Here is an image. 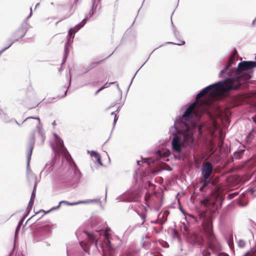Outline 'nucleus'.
<instances>
[{"mask_svg":"<svg viewBox=\"0 0 256 256\" xmlns=\"http://www.w3.org/2000/svg\"><path fill=\"white\" fill-rule=\"evenodd\" d=\"M256 66V62L244 61L239 63L236 70H231L227 74L226 79L210 85L200 92L196 101L190 106L183 114V118L189 121L192 118H200L206 112L212 102L232 90H236L249 80L250 74L244 72Z\"/></svg>","mask_w":256,"mask_h":256,"instance_id":"obj_1","label":"nucleus"},{"mask_svg":"<svg viewBox=\"0 0 256 256\" xmlns=\"http://www.w3.org/2000/svg\"><path fill=\"white\" fill-rule=\"evenodd\" d=\"M204 230L206 237L205 243L207 247L206 248L210 249L213 252H218L222 249L220 241L217 236L214 232L212 222L209 221L204 225Z\"/></svg>","mask_w":256,"mask_h":256,"instance_id":"obj_2","label":"nucleus"},{"mask_svg":"<svg viewBox=\"0 0 256 256\" xmlns=\"http://www.w3.org/2000/svg\"><path fill=\"white\" fill-rule=\"evenodd\" d=\"M204 236V230L202 231L194 232L189 234L188 241L192 246L202 248L205 244Z\"/></svg>","mask_w":256,"mask_h":256,"instance_id":"obj_3","label":"nucleus"},{"mask_svg":"<svg viewBox=\"0 0 256 256\" xmlns=\"http://www.w3.org/2000/svg\"><path fill=\"white\" fill-rule=\"evenodd\" d=\"M26 32V28L24 26H22L18 28L15 32H14L11 36V38L10 40V44L9 46L8 47L3 48L1 50H0V56L10 46H12L14 42L18 41L20 40H21L25 36Z\"/></svg>","mask_w":256,"mask_h":256,"instance_id":"obj_4","label":"nucleus"},{"mask_svg":"<svg viewBox=\"0 0 256 256\" xmlns=\"http://www.w3.org/2000/svg\"><path fill=\"white\" fill-rule=\"evenodd\" d=\"M26 127L32 131H35L39 128L40 124V120L39 118L28 117L22 122Z\"/></svg>","mask_w":256,"mask_h":256,"instance_id":"obj_5","label":"nucleus"},{"mask_svg":"<svg viewBox=\"0 0 256 256\" xmlns=\"http://www.w3.org/2000/svg\"><path fill=\"white\" fill-rule=\"evenodd\" d=\"M213 166L208 162H204L202 164V174L204 178H209L213 171Z\"/></svg>","mask_w":256,"mask_h":256,"instance_id":"obj_6","label":"nucleus"},{"mask_svg":"<svg viewBox=\"0 0 256 256\" xmlns=\"http://www.w3.org/2000/svg\"><path fill=\"white\" fill-rule=\"evenodd\" d=\"M172 147L173 150L178 152H180L182 150V144L180 142V138L178 136H176L172 139Z\"/></svg>","mask_w":256,"mask_h":256,"instance_id":"obj_7","label":"nucleus"},{"mask_svg":"<svg viewBox=\"0 0 256 256\" xmlns=\"http://www.w3.org/2000/svg\"><path fill=\"white\" fill-rule=\"evenodd\" d=\"M237 54L236 50H234L232 54L230 56V57L229 58L228 60V64L224 68L221 70V72L220 73V77H226V73L228 70L230 66L232 65L233 61L234 60V57L235 55Z\"/></svg>","mask_w":256,"mask_h":256,"instance_id":"obj_8","label":"nucleus"},{"mask_svg":"<svg viewBox=\"0 0 256 256\" xmlns=\"http://www.w3.org/2000/svg\"><path fill=\"white\" fill-rule=\"evenodd\" d=\"M56 150L58 153H61L62 154H66L67 150L64 146L63 140L58 138L56 140Z\"/></svg>","mask_w":256,"mask_h":256,"instance_id":"obj_9","label":"nucleus"},{"mask_svg":"<svg viewBox=\"0 0 256 256\" xmlns=\"http://www.w3.org/2000/svg\"><path fill=\"white\" fill-rule=\"evenodd\" d=\"M82 202H74V203H70L68 202L62 200V201H61V202H60L59 204L56 207L52 208L50 210H48L47 212H44V210H40L39 212H38L36 214H38V213H40V212H44V214H47V213L49 212L50 211H52V210L58 209V208H60L61 204H62V203H64L68 205V206H72V205L77 204H80V203H82Z\"/></svg>","mask_w":256,"mask_h":256,"instance_id":"obj_10","label":"nucleus"},{"mask_svg":"<svg viewBox=\"0 0 256 256\" xmlns=\"http://www.w3.org/2000/svg\"><path fill=\"white\" fill-rule=\"evenodd\" d=\"M139 250L136 248H132L129 250L126 254V256H138Z\"/></svg>","mask_w":256,"mask_h":256,"instance_id":"obj_11","label":"nucleus"},{"mask_svg":"<svg viewBox=\"0 0 256 256\" xmlns=\"http://www.w3.org/2000/svg\"><path fill=\"white\" fill-rule=\"evenodd\" d=\"M91 156L92 157L96 159V160L97 162L98 163V164H100V166L102 165V164L101 161V158L98 153L94 151H92L91 152Z\"/></svg>","mask_w":256,"mask_h":256,"instance_id":"obj_12","label":"nucleus"},{"mask_svg":"<svg viewBox=\"0 0 256 256\" xmlns=\"http://www.w3.org/2000/svg\"><path fill=\"white\" fill-rule=\"evenodd\" d=\"M84 232L88 236V242L92 244L95 240V236L88 231L84 230Z\"/></svg>","mask_w":256,"mask_h":256,"instance_id":"obj_13","label":"nucleus"},{"mask_svg":"<svg viewBox=\"0 0 256 256\" xmlns=\"http://www.w3.org/2000/svg\"><path fill=\"white\" fill-rule=\"evenodd\" d=\"M33 150V146L30 145L28 148L27 150V159L28 162V163L32 156V152Z\"/></svg>","mask_w":256,"mask_h":256,"instance_id":"obj_14","label":"nucleus"},{"mask_svg":"<svg viewBox=\"0 0 256 256\" xmlns=\"http://www.w3.org/2000/svg\"><path fill=\"white\" fill-rule=\"evenodd\" d=\"M80 245L81 246L83 250L85 251V252H88L89 250V246H88V244L86 242H80Z\"/></svg>","mask_w":256,"mask_h":256,"instance_id":"obj_15","label":"nucleus"},{"mask_svg":"<svg viewBox=\"0 0 256 256\" xmlns=\"http://www.w3.org/2000/svg\"><path fill=\"white\" fill-rule=\"evenodd\" d=\"M201 182L202 183L204 187L206 188L208 186V184L210 182V178L206 179L202 178Z\"/></svg>","mask_w":256,"mask_h":256,"instance_id":"obj_16","label":"nucleus"},{"mask_svg":"<svg viewBox=\"0 0 256 256\" xmlns=\"http://www.w3.org/2000/svg\"><path fill=\"white\" fill-rule=\"evenodd\" d=\"M102 61V60H100V61H97V62H90L89 64V68H90V69H91V68H92L96 67V66H98V64H100Z\"/></svg>","mask_w":256,"mask_h":256,"instance_id":"obj_17","label":"nucleus"},{"mask_svg":"<svg viewBox=\"0 0 256 256\" xmlns=\"http://www.w3.org/2000/svg\"><path fill=\"white\" fill-rule=\"evenodd\" d=\"M104 242L106 246L110 248H112V246H110V236H108V237H104Z\"/></svg>","mask_w":256,"mask_h":256,"instance_id":"obj_18","label":"nucleus"},{"mask_svg":"<svg viewBox=\"0 0 256 256\" xmlns=\"http://www.w3.org/2000/svg\"><path fill=\"white\" fill-rule=\"evenodd\" d=\"M202 255L203 256H210V252L208 251V248H204L202 251Z\"/></svg>","mask_w":256,"mask_h":256,"instance_id":"obj_19","label":"nucleus"},{"mask_svg":"<svg viewBox=\"0 0 256 256\" xmlns=\"http://www.w3.org/2000/svg\"><path fill=\"white\" fill-rule=\"evenodd\" d=\"M110 230V228H107L104 232V237H108V236H110L109 234V232Z\"/></svg>","mask_w":256,"mask_h":256,"instance_id":"obj_20","label":"nucleus"},{"mask_svg":"<svg viewBox=\"0 0 256 256\" xmlns=\"http://www.w3.org/2000/svg\"><path fill=\"white\" fill-rule=\"evenodd\" d=\"M118 112V110L116 112H113L111 113L112 115L114 116V122L115 123L118 120L117 113Z\"/></svg>","mask_w":256,"mask_h":256,"instance_id":"obj_21","label":"nucleus"},{"mask_svg":"<svg viewBox=\"0 0 256 256\" xmlns=\"http://www.w3.org/2000/svg\"><path fill=\"white\" fill-rule=\"evenodd\" d=\"M238 246L240 248H244L245 246V242L242 240H240L238 242Z\"/></svg>","mask_w":256,"mask_h":256,"instance_id":"obj_22","label":"nucleus"},{"mask_svg":"<svg viewBox=\"0 0 256 256\" xmlns=\"http://www.w3.org/2000/svg\"><path fill=\"white\" fill-rule=\"evenodd\" d=\"M36 188V183L34 184V190L32 192V196H31V198H32V200H34V198L36 196V194H35Z\"/></svg>","mask_w":256,"mask_h":256,"instance_id":"obj_23","label":"nucleus"},{"mask_svg":"<svg viewBox=\"0 0 256 256\" xmlns=\"http://www.w3.org/2000/svg\"><path fill=\"white\" fill-rule=\"evenodd\" d=\"M22 221H23V220H22L18 223V224L16 228V232H17L18 230L20 228V226H21V225L22 224Z\"/></svg>","mask_w":256,"mask_h":256,"instance_id":"obj_24","label":"nucleus"},{"mask_svg":"<svg viewBox=\"0 0 256 256\" xmlns=\"http://www.w3.org/2000/svg\"><path fill=\"white\" fill-rule=\"evenodd\" d=\"M48 166H50L49 168V170H52L54 168L53 164H52V162H50V164H47L46 166V168L48 167Z\"/></svg>","mask_w":256,"mask_h":256,"instance_id":"obj_25","label":"nucleus"},{"mask_svg":"<svg viewBox=\"0 0 256 256\" xmlns=\"http://www.w3.org/2000/svg\"><path fill=\"white\" fill-rule=\"evenodd\" d=\"M244 151V150H240V152H238L236 154H238L239 158H240L241 156L242 155Z\"/></svg>","mask_w":256,"mask_h":256,"instance_id":"obj_26","label":"nucleus"},{"mask_svg":"<svg viewBox=\"0 0 256 256\" xmlns=\"http://www.w3.org/2000/svg\"><path fill=\"white\" fill-rule=\"evenodd\" d=\"M185 44V42L183 40H178V42L176 43H175V44H176L179 46L183 45Z\"/></svg>","mask_w":256,"mask_h":256,"instance_id":"obj_27","label":"nucleus"},{"mask_svg":"<svg viewBox=\"0 0 256 256\" xmlns=\"http://www.w3.org/2000/svg\"><path fill=\"white\" fill-rule=\"evenodd\" d=\"M237 193L236 192H234V193H232V194H230L228 195V197L230 198H233L236 195H237Z\"/></svg>","mask_w":256,"mask_h":256,"instance_id":"obj_28","label":"nucleus"},{"mask_svg":"<svg viewBox=\"0 0 256 256\" xmlns=\"http://www.w3.org/2000/svg\"><path fill=\"white\" fill-rule=\"evenodd\" d=\"M113 84V82H110V84L106 82V83L102 87V89H104V88H106L109 86L110 84Z\"/></svg>","mask_w":256,"mask_h":256,"instance_id":"obj_29","label":"nucleus"},{"mask_svg":"<svg viewBox=\"0 0 256 256\" xmlns=\"http://www.w3.org/2000/svg\"><path fill=\"white\" fill-rule=\"evenodd\" d=\"M74 30L72 28H70V29L69 31H68V34L70 36H72L73 33H74Z\"/></svg>","mask_w":256,"mask_h":256,"instance_id":"obj_30","label":"nucleus"},{"mask_svg":"<svg viewBox=\"0 0 256 256\" xmlns=\"http://www.w3.org/2000/svg\"><path fill=\"white\" fill-rule=\"evenodd\" d=\"M150 194H148V193H147L146 194V196H145V199L147 201L148 200V199L150 198Z\"/></svg>","mask_w":256,"mask_h":256,"instance_id":"obj_31","label":"nucleus"},{"mask_svg":"<svg viewBox=\"0 0 256 256\" xmlns=\"http://www.w3.org/2000/svg\"><path fill=\"white\" fill-rule=\"evenodd\" d=\"M34 200H32V198H30V201L29 202V206H32L34 204Z\"/></svg>","mask_w":256,"mask_h":256,"instance_id":"obj_32","label":"nucleus"},{"mask_svg":"<svg viewBox=\"0 0 256 256\" xmlns=\"http://www.w3.org/2000/svg\"><path fill=\"white\" fill-rule=\"evenodd\" d=\"M103 89L102 88V87L100 88L95 93V94L96 95L100 92L101 90H102Z\"/></svg>","mask_w":256,"mask_h":256,"instance_id":"obj_33","label":"nucleus"},{"mask_svg":"<svg viewBox=\"0 0 256 256\" xmlns=\"http://www.w3.org/2000/svg\"><path fill=\"white\" fill-rule=\"evenodd\" d=\"M68 43L66 44V47H65V52H66V54L67 52V50H68Z\"/></svg>","mask_w":256,"mask_h":256,"instance_id":"obj_34","label":"nucleus"},{"mask_svg":"<svg viewBox=\"0 0 256 256\" xmlns=\"http://www.w3.org/2000/svg\"><path fill=\"white\" fill-rule=\"evenodd\" d=\"M205 188H205V187H204V186L202 185V186H201V187L200 188V191H203Z\"/></svg>","mask_w":256,"mask_h":256,"instance_id":"obj_35","label":"nucleus"},{"mask_svg":"<svg viewBox=\"0 0 256 256\" xmlns=\"http://www.w3.org/2000/svg\"><path fill=\"white\" fill-rule=\"evenodd\" d=\"M252 120L254 122L256 123V116L252 118Z\"/></svg>","mask_w":256,"mask_h":256,"instance_id":"obj_36","label":"nucleus"},{"mask_svg":"<svg viewBox=\"0 0 256 256\" xmlns=\"http://www.w3.org/2000/svg\"><path fill=\"white\" fill-rule=\"evenodd\" d=\"M250 252H248L244 256H250Z\"/></svg>","mask_w":256,"mask_h":256,"instance_id":"obj_37","label":"nucleus"},{"mask_svg":"<svg viewBox=\"0 0 256 256\" xmlns=\"http://www.w3.org/2000/svg\"><path fill=\"white\" fill-rule=\"evenodd\" d=\"M52 124L53 125V126H55L56 125V122L54 120L52 123Z\"/></svg>","mask_w":256,"mask_h":256,"instance_id":"obj_38","label":"nucleus"},{"mask_svg":"<svg viewBox=\"0 0 256 256\" xmlns=\"http://www.w3.org/2000/svg\"><path fill=\"white\" fill-rule=\"evenodd\" d=\"M226 254H221V253H220V254H218V256H222V255H226Z\"/></svg>","mask_w":256,"mask_h":256,"instance_id":"obj_39","label":"nucleus"},{"mask_svg":"<svg viewBox=\"0 0 256 256\" xmlns=\"http://www.w3.org/2000/svg\"><path fill=\"white\" fill-rule=\"evenodd\" d=\"M66 92H64V96L66 95Z\"/></svg>","mask_w":256,"mask_h":256,"instance_id":"obj_40","label":"nucleus"},{"mask_svg":"<svg viewBox=\"0 0 256 256\" xmlns=\"http://www.w3.org/2000/svg\"><path fill=\"white\" fill-rule=\"evenodd\" d=\"M200 129H201V128H200H200H199V131H200Z\"/></svg>","mask_w":256,"mask_h":256,"instance_id":"obj_41","label":"nucleus"},{"mask_svg":"<svg viewBox=\"0 0 256 256\" xmlns=\"http://www.w3.org/2000/svg\"><path fill=\"white\" fill-rule=\"evenodd\" d=\"M34 216H33L31 217V218H33Z\"/></svg>","mask_w":256,"mask_h":256,"instance_id":"obj_42","label":"nucleus"},{"mask_svg":"<svg viewBox=\"0 0 256 256\" xmlns=\"http://www.w3.org/2000/svg\"><path fill=\"white\" fill-rule=\"evenodd\" d=\"M250 134H250H250H248V136H250Z\"/></svg>","mask_w":256,"mask_h":256,"instance_id":"obj_43","label":"nucleus"}]
</instances>
